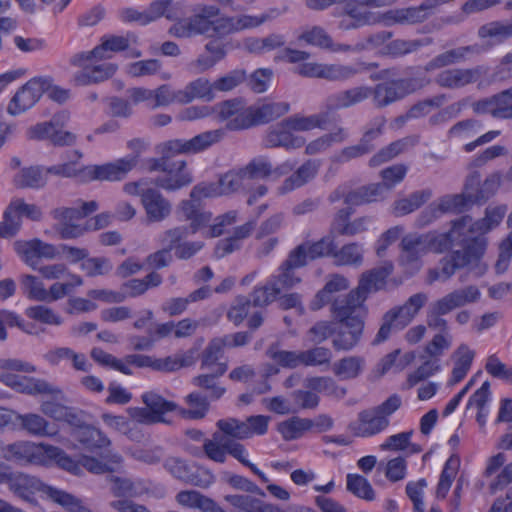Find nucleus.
<instances>
[{
    "label": "nucleus",
    "instance_id": "69168bd1",
    "mask_svg": "<svg viewBox=\"0 0 512 512\" xmlns=\"http://www.w3.org/2000/svg\"><path fill=\"white\" fill-rule=\"evenodd\" d=\"M21 288L23 293L34 301L43 302L47 298L46 289L41 280L33 275H24L21 277Z\"/></svg>",
    "mask_w": 512,
    "mask_h": 512
},
{
    "label": "nucleus",
    "instance_id": "f257e3e1",
    "mask_svg": "<svg viewBox=\"0 0 512 512\" xmlns=\"http://www.w3.org/2000/svg\"><path fill=\"white\" fill-rule=\"evenodd\" d=\"M470 216H462L452 222V227L445 233H430V252L441 254L453 250L440 259L438 267L429 271V283L450 279L457 270L476 263L483 256L487 240L479 236L468 235L467 225Z\"/></svg>",
    "mask_w": 512,
    "mask_h": 512
},
{
    "label": "nucleus",
    "instance_id": "603ef678",
    "mask_svg": "<svg viewBox=\"0 0 512 512\" xmlns=\"http://www.w3.org/2000/svg\"><path fill=\"white\" fill-rule=\"evenodd\" d=\"M189 409H183L182 415L189 419H202L209 410V398L199 391L191 392L185 398Z\"/></svg>",
    "mask_w": 512,
    "mask_h": 512
},
{
    "label": "nucleus",
    "instance_id": "aec40b11",
    "mask_svg": "<svg viewBox=\"0 0 512 512\" xmlns=\"http://www.w3.org/2000/svg\"><path fill=\"white\" fill-rule=\"evenodd\" d=\"M365 323L355 320L352 323L337 324L332 346L336 351H350L361 341Z\"/></svg>",
    "mask_w": 512,
    "mask_h": 512
},
{
    "label": "nucleus",
    "instance_id": "c85d7f7f",
    "mask_svg": "<svg viewBox=\"0 0 512 512\" xmlns=\"http://www.w3.org/2000/svg\"><path fill=\"white\" fill-rule=\"evenodd\" d=\"M164 467L173 477L185 483L198 487H206L209 485V482L204 481L197 471H195L194 466L189 465L180 458H167L164 462Z\"/></svg>",
    "mask_w": 512,
    "mask_h": 512
},
{
    "label": "nucleus",
    "instance_id": "ea45409f",
    "mask_svg": "<svg viewBox=\"0 0 512 512\" xmlns=\"http://www.w3.org/2000/svg\"><path fill=\"white\" fill-rule=\"evenodd\" d=\"M143 403L152 411L156 420L159 423H165L166 419L164 415L168 412L175 411L178 408V405L173 402L166 400L161 395L156 392L149 391L142 395Z\"/></svg>",
    "mask_w": 512,
    "mask_h": 512
},
{
    "label": "nucleus",
    "instance_id": "338daca9",
    "mask_svg": "<svg viewBox=\"0 0 512 512\" xmlns=\"http://www.w3.org/2000/svg\"><path fill=\"white\" fill-rule=\"evenodd\" d=\"M458 460L450 457L440 474V479L437 485L436 495L438 498H445L451 485L455 475L457 473Z\"/></svg>",
    "mask_w": 512,
    "mask_h": 512
},
{
    "label": "nucleus",
    "instance_id": "6ab92c4d",
    "mask_svg": "<svg viewBox=\"0 0 512 512\" xmlns=\"http://www.w3.org/2000/svg\"><path fill=\"white\" fill-rule=\"evenodd\" d=\"M393 268L391 262H385L381 266L364 272L359 279L356 289L368 299L371 293L385 288L387 278L392 274Z\"/></svg>",
    "mask_w": 512,
    "mask_h": 512
},
{
    "label": "nucleus",
    "instance_id": "4be33fe9",
    "mask_svg": "<svg viewBox=\"0 0 512 512\" xmlns=\"http://www.w3.org/2000/svg\"><path fill=\"white\" fill-rule=\"evenodd\" d=\"M141 202L151 221H162L171 213L170 202L157 189H142Z\"/></svg>",
    "mask_w": 512,
    "mask_h": 512
},
{
    "label": "nucleus",
    "instance_id": "37998d69",
    "mask_svg": "<svg viewBox=\"0 0 512 512\" xmlns=\"http://www.w3.org/2000/svg\"><path fill=\"white\" fill-rule=\"evenodd\" d=\"M39 238L31 240H16L13 243L14 251L22 261L33 270L38 269L40 260Z\"/></svg>",
    "mask_w": 512,
    "mask_h": 512
},
{
    "label": "nucleus",
    "instance_id": "412c9836",
    "mask_svg": "<svg viewBox=\"0 0 512 512\" xmlns=\"http://www.w3.org/2000/svg\"><path fill=\"white\" fill-rule=\"evenodd\" d=\"M389 419L380 415L373 409H367L359 412L358 423L350 424V428L356 436L370 437L376 435L389 426Z\"/></svg>",
    "mask_w": 512,
    "mask_h": 512
},
{
    "label": "nucleus",
    "instance_id": "a211bd4d",
    "mask_svg": "<svg viewBox=\"0 0 512 512\" xmlns=\"http://www.w3.org/2000/svg\"><path fill=\"white\" fill-rule=\"evenodd\" d=\"M481 77L480 67L452 68L441 71L435 77V83L446 89H459L477 82Z\"/></svg>",
    "mask_w": 512,
    "mask_h": 512
},
{
    "label": "nucleus",
    "instance_id": "423d86ee",
    "mask_svg": "<svg viewBox=\"0 0 512 512\" xmlns=\"http://www.w3.org/2000/svg\"><path fill=\"white\" fill-rule=\"evenodd\" d=\"M225 136L223 129L202 132L191 139H173L162 144L161 154L169 160L177 154H196L220 142Z\"/></svg>",
    "mask_w": 512,
    "mask_h": 512
},
{
    "label": "nucleus",
    "instance_id": "e433bc0d",
    "mask_svg": "<svg viewBox=\"0 0 512 512\" xmlns=\"http://www.w3.org/2000/svg\"><path fill=\"white\" fill-rule=\"evenodd\" d=\"M73 437L91 451L107 447L111 443L109 438L103 434L102 431L91 425H86L82 429L73 430Z\"/></svg>",
    "mask_w": 512,
    "mask_h": 512
},
{
    "label": "nucleus",
    "instance_id": "13d9d810",
    "mask_svg": "<svg viewBox=\"0 0 512 512\" xmlns=\"http://www.w3.org/2000/svg\"><path fill=\"white\" fill-rule=\"evenodd\" d=\"M405 326H401V321L391 310L385 312L381 319L380 328L372 341V345H379L389 339L392 332L401 331Z\"/></svg>",
    "mask_w": 512,
    "mask_h": 512
},
{
    "label": "nucleus",
    "instance_id": "f8f14e48",
    "mask_svg": "<svg viewBox=\"0 0 512 512\" xmlns=\"http://www.w3.org/2000/svg\"><path fill=\"white\" fill-rule=\"evenodd\" d=\"M212 110L216 113V118L220 122H225L226 130L240 131L249 129L248 107L240 98H233L219 102Z\"/></svg>",
    "mask_w": 512,
    "mask_h": 512
},
{
    "label": "nucleus",
    "instance_id": "5fc2aeb1",
    "mask_svg": "<svg viewBox=\"0 0 512 512\" xmlns=\"http://www.w3.org/2000/svg\"><path fill=\"white\" fill-rule=\"evenodd\" d=\"M198 352L199 348L193 347L185 352L176 353L172 356L163 358V372H173L180 368L194 365L198 358Z\"/></svg>",
    "mask_w": 512,
    "mask_h": 512
},
{
    "label": "nucleus",
    "instance_id": "774afa93",
    "mask_svg": "<svg viewBox=\"0 0 512 512\" xmlns=\"http://www.w3.org/2000/svg\"><path fill=\"white\" fill-rule=\"evenodd\" d=\"M495 119L512 120V86L494 95Z\"/></svg>",
    "mask_w": 512,
    "mask_h": 512
},
{
    "label": "nucleus",
    "instance_id": "bb28decb",
    "mask_svg": "<svg viewBox=\"0 0 512 512\" xmlns=\"http://www.w3.org/2000/svg\"><path fill=\"white\" fill-rule=\"evenodd\" d=\"M48 183L46 169L42 165L22 167L13 176L12 184L17 189H43Z\"/></svg>",
    "mask_w": 512,
    "mask_h": 512
},
{
    "label": "nucleus",
    "instance_id": "cd10ccee",
    "mask_svg": "<svg viewBox=\"0 0 512 512\" xmlns=\"http://www.w3.org/2000/svg\"><path fill=\"white\" fill-rule=\"evenodd\" d=\"M349 288V281L347 278L340 274H332L324 287L317 292L313 300L310 302V309L313 311L320 310L327 304H331L334 299L335 293L345 291Z\"/></svg>",
    "mask_w": 512,
    "mask_h": 512
},
{
    "label": "nucleus",
    "instance_id": "f03ea898",
    "mask_svg": "<svg viewBox=\"0 0 512 512\" xmlns=\"http://www.w3.org/2000/svg\"><path fill=\"white\" fill-rule=\"evenodd\" d=\"M7 485L15 495L29 503H33L34 494L40 492L42 496L69 511H78L80 509L79 500L72 494L49 486L40 479L22 472H11Z\"/></svg>",
    "mask_w": 512,
    "mask_h": 512
},
{
    "label": "nucleus",
    "instance_id": "b1692460",
    "mask_svg": "<svg viewBox=\"0 0 512 512\" xmlns=\"http://www.w3.org/2000/svg\"><path fill=\"white\" fill-rule=\"evenodd\" d=\"M481 47L478 44L462 46L444 51L426 63L424 69L431 72L450 65L458 64L467 59L469 54H479Z\"/></svg>",
    "mask_w": 512,
    "mask_h": 512
},
{
    "label": "nucleus",
    "instance_id": "7c9ffc66",
    "mask_svg": "<svg viewBox=\"0 0 512 512\" xmlns=\"http://www.w3.org/2000/svg\"><path fill=\"white\" fill-rule=\"evenodd\" d=\"M220 9L214 5L200 6L194 15L188 18L192 35H204L210 38L212 18L218 17Z\"/></svg>",
    "mask_w": 512,
    "mask_h": 512
},
{
    "label": "nucleus",
    "instance_id": "6e6d98bb",
    "mask_svg": "<svg viewBox=\"0 0 512 512\" xmlns=\"http://www.w3.org/2000/svg\"><path fill=\"white\" fill-rule=\"evenodd\" d=\"M218 432L233 440H243L249 438V430L245 421L236 418L220 419L216 423Z\"/></svg>",
    "mask_w": 512,
    "mask_h": 512
},
{
    "label": "nucleus",
    "instance_id": "4c0bfd02",
    "mask_svg": "<svg viewBox=\"0 0 512 512\" xmlns=\"http://www.w3.org/2000/svg\"><path fill=\"white\" fill-rule=\"evenodd\" d=\"M314 427V421L308 418L291 417L278 424L277 430L286 441L299 439Z\"/></svg>",
    "mask_w": 512,
    "mask_h": 512
},
{
    "label": "nucleus",
    "instance_id": "c756f323",
    "mask_svg": "<svg viewBox=\"0 0 512 512\" xmlns=\"http://www.w3.org/2000/svg\"><path fill=\"white\" fill-rule=\"evenodd\" d=\"M462 201V197L453 195L442 198L438 203L430 204L419 215L418 224L426 226L445 212H462Z\"/></svg>",
    "mask_w": 512,
    "mask_h": 512
},
{
    "label": "nucleus",
    "instance_id": "e2e57ef3",
    "mask_svg": "<svg viewBox=\"0 0 512 512\" xmlns=\"http://www.w3.org/2000/svg\"><path fill=\"white\" fill-rule=\"evenodd\" d=\"M347 490L367 501H371L375 497L374 490L369 481L359 474L347 475Z\"/></svg>",
    "mask_w": 512,
    "mask_h": 512
},
{
    "label": "nucleus",
    "instance_id": "c9c22d12",
    "mask_svg": "<svg viewBox=\"0 0 512 512\" xmlns=\"http://www.w3.org/2000/svg\"><path fill=\"white\" fill-rule=\"evenodd\" d=\"M431 197V189L415 191L408 197L395 201L392 206V214L396 217L410 214L425 204Z\"/></svg>",
    "mask_w": 512,
    "mask_h": 512
},
{
    "label": "nucleus",
    "instance_id": "473e14b6",
    "mask_svg": "<svg viewBox=\"0 0 512 512\" xmlns=\"http://www.w3.org/2000/svg\"><path fill=\"white\" fill-rule=\"evenodd\" d=\"M401 247L407 261H417L423 254L430 252V233L406 235L401 241Z\"/></svg>",
    "mask_w": 512,
    "mask_h": 512
},
{
    "label": "nucleus",
    "instance_id": "58836bf2",
    "mask_svg": "<svg viewBox=\"0 0 512 512\" xmlns=\"http://www.w3.org/2000/svg\"><path fill=\"white\" fill-rule=\"evenodd\" d=\"M16 418L21 428L33 436H52L56 433L51 429L50 423L38 414L28 413L17 415Z\"/></svg>",
    "mask_w": 512,
    "mask_h": 512
},
{
    "label": "nucleus",
    "instance_id": "680f3d73",
    "mask_svg": "<svg viewBox=\"0 0 512 512\" xmlns=\"http://www.w3.org/2000/svg\"><path fill=\"white\" fill-rule=\"evenodd\" d=\"M44 452V455L50 459L56 460L57 464L64 470H67L75 475H80L82 473L81 464L69 457L62 449L55 446L46 445V447H44Z\"/></svg>",
    "mask_w": 512,
    "mask_h": 512
},
{
    "label": "nucleus",
    "instance_id": "0eeeda50",
    "mask_svg": "<svg viewBox=\"0 0 512 512\" xmlns=\"http://www.w3.org/2000/svg\"><path fill=\"white\" fill-rule=\"evenodd\" d=\"M420 88L415 78H398L370 87L373 104L382 109L399 101Z\"/></svg>",
    "mask_w": 512,
    "mask_h": 512
},
{
    "label": "nucleus",
    "instance_id": "8fccbe9b",
    "mask_svg": "<svg viewBox=\"0 0 512 512\" xmlns=\"http://www.w3.org/2000/svg\"><path fill=\"white\" fill-rule=\"evenodd\" d=\"M229 438L220 432H214L211 439H206L203 444V450L206 456L215 462L224 463L227 459V448Z\"/></svg>",
    "mask_w": 512,
    "mask_h": 512
},
{
    "label": "nucleus",
    "instance_id": "052dcab7",
    "mask_svg": "<svg viewBox=\"0 0 512 512\" xmlns=\"http://www.w3.org/2000/svg\"><path fill=\"white\" fill-rule=\"evenodd\" d=\"M28 318L47 325L59 326L63 323L62 317L52 308L45 305H35L25 310Z\"/></svg>",
    "mask_w": 512,
    "mask_h": 512
},
{
    "label": "nucleus",
    "instance_id": "1a4fd4ad",
    "mask_svg": "<svg viewBox=\"0 0 512 512\" xmlns=\"http://www.w3.org/2000/svg\"><path fill=\"white\" fill-rule=\"evenodd\" d=\"M367 299L356 288L348 294L337 297L330 305V312L336 324L352 323L359 320L365 323Z\"/></svg>",
    "mask_w": 512,
    "mask_h": 512
},
{
    "label": "nucleus",
    "instance_id": "5701e85b",
    "mask_svg": "<svg viewBox=\"0 0 512 512\" xmlns=\"http://www.w3.org/2000/svg\"><path fill=\"white\" fill-rule=\"evenodd\" d=\"M507 205L499 204V205H489L485 209L484 217L474 221L471 219V222L467 225V233L469 234H477L476 236L484 237V235L491 230L495 229L500 225L503 218L507 213Z\"/></svg>",
    "mask_w": 512,
    "mask_h": 512
},
{
    "label": "nucleus",
    "instance_id": "393cba45",
    "mask_svg": "<svg viewBox=\"0 0 512 512\" xmlns=\"http://www.w3.org/2000/svg\"><path fill=\"white\" fill-rule=\"evenodd\" d=\"M227 369L228 365L221 362L212 372L195 376L192 379V383L205 391V396L210 400H218L226 393V388L220 385L219 378L226 373Z\"/></svg>",
    "mask_w": 512,
    "mask_h": 512
},
{
    "label": "nucleus",
    "instance_id": "bf43d9fd",
    "mask_svg": "<svg viewBox=\"0 0 512 512\" xmlns=\"http://www.w3.org/2000/svg\"><path fill=\"white\" fill-rule=\"evenodd\" d=\"M225 448H227L229 455L238 460L244 466L248 467L255 475L261 479L262 482H269V479L266 477V475L260 471L256 465L247 459L248 452L243 444L229 438L228 445H225Z\"/></svg>",
    "mask_w": 512,
    "mask_h": 512
},
{
    "label": "nucleus",
    "instance_id": "09e8293b",
    "mask_svg": "<svg viewBox=\"0 0 512 512\" xmlns=\"http://www.w3.org/2000/svg\"><path fill=\"white\" fill-rule=\"evenodd\" d=\"M266 355L283 368L294 369L302 365L301 351L282 350L278 343L271 344Z\"/></svg>",
    "mask_w": 512,
    "mask_h": 512
},
{
    "label": "nucleus",
    "instance_id": "2f4dec72",
    "mask_svg": "<svg viewBox=\"0 0 512 512\" xmlns=\"http://www.w3.org/2000/svg\"><path fill=\"white\" fill-rule=\"evenodd\" d=\"M180 104H187L194 99L212 101L215 98L213 83L206 78H198L185 86L179 93Z\"/></svg>",
    "mask_w": 512,
    "mask_h": 512
},
{
    "label": "nucleus",
    "instance_id": "f704fd0d",
    "mask_svg": "<svg viewBox=\"0 0 512 512\" xmlns=\"http://www.w3.org/2000/svg\"><path fill=\"white\" fill-rule=\"evenodd\" d=\"M17 392L28 395H52L56 398L62 396L61 389L53 386L44 379L21 376L15 389Z\"/></svg>",
    "mask_w": 512,
    "mask_h": 512
},
{
    "label": "nucleus",
    "instance_id": "20e7f679",
    "mask_svg": "<svg viewBox=\"0 0 512 512\" xmlns=\"http://www.w3.org/2000/svg\"><path fill=\"white\" fill-rule=\"evenodd\" d=\"M378 68L376 62L355 64L306 62L295 68V73L308 78H320L330 82H347L358 74Z\"/></svg>",
    "mask_w": 512,
    "mask_h": 512
},
{
    "label": "nucleus",
    "instance_id": "7ed1b4c3",
    "mask_svg": "<svg viewBox=\"0 0 512 512\" xmlns=\"http://www.w3.org/2000/svg\"><path fill=\"white\" fill-rule=\"evenodd\" d=\"M481 297L479 288L468 285L455 289L433 302L427 312V325L431 329L445 332L448 330L447 320L442 316L455 309L476 303Z\"/></svg>",
    "mask_w": 512,
    "mask_h": 512
},
{
    "label": "nucleus",
    "instance_id": "864d4df0",
    "mask_svg": "<svg viewBox=\"0 0 512 512\" xmlns=\"http://www.w3.org/2000/svg\"><path fill=\"white\" fill-rule=\"evenodd\" d=\"M478 36L482 39H494L495 43H502L512 37V23L501 21L487 23L478 29Z\"/></svg>",
    "mask_w": 512,
    "mask_h": 512
},
{
    "label": "nucleus",
    "instance_id": "6e6552de",
    "mask_svg": "<svg viewBox=\"0 0 512 512\" xmlns=\"http://www.w3.org/2000/svg\"><path fill=\"white\" fill-rule=\"evenodd\" d=\"M51 88V77H34L21 86L11 98L7 112L17 116L31 109Z\"/></svg>",
    "mask_w": 512,
    "mask_h": 512
},
{
    "label": "nucleus",
    "instance_id": "ddd939ff",
    "mask_svg": "<svg viewBox=\"0 0 512 512\" xmlns=\"http://www.w3.org/2000/svg\"><path fill=\"white\" fill-rule=\"evenodd\" d=\"M365 7L367 6L362 3V0L347 2L337 13L341 17L338 28L342 31H348L380 23L382 18L366 10Z\"/></svg>",
    "mask_w": 512,
    "mask_h": 512
},
{
    "label": "nucleus",
    "instance_id": "a18cd8bd",
    "mask_svg": "<svg viewBox=\"0 0 512 512\" xmlns=\"http://www.w3.org/2000/svg\"><path fill=\"white\" fill-rule=\"evenodd\" d=\"M431 43V38L414 40L395 39L385 46V53L392 57H401L416 52L420 48L428 46Z\"/></svg>",
    "mask_w": 512,
    "mask_h": 512
},
{
    "label": "nucleus",
    "instance_id": "4d7b16f0",
    "mask_svg": "<svg viewBox=\"0 0 512 512\" xmlns=\"http://www.w3.org/2000/svg\"><path fill=\"white\" fill-rule=\"evenodd\" d=\"M405 326H401V321L391 310L385 312L381 319L380 328L372 341V345H379L389 339L392 332L401 331Z\"/></svg>",
    "mask_w": 512,
    "mask_h": 512
},
{
    "label": "nucleus",
    "instance_id": "f3484780",
    "mask_svg": "<svg viewBox=\"0 0 512 512\" xmlns=\"http://www.w3.org/2000/svg\"><path fill=\"white\" fill-rule=\"evenodd\" d=\"M192 182L193 177L185 160L172 161L165 175L158 176L153 181L157 187L169 192L189 186Z\"/></svg>",
    "mask_w": 512,
    "mask_h": 512
},
{
    "label": "nucleus",
    "instance_id": "72a5a7b5",
    "mask_svg": "<svg viewBox=\"0 0 512 512\" xmlns=\"http://www.w3.org/2000/svg\"><path fill=\"white\" fill-rule=\"evenodd\" d=\"M427 301V294L419 292L410 296L403 305L395 306L390 310L397 315L398 319L401 321V326L407 327Z\"/></svg>",
    "mask_w": 512,
    "mask_h": 512
},
{
    "label": "nucleus",
    "instance_id": "49530a36",
    "mask_svg": "<svg viewBox=\"0 0 512 512\" xmlns=\"http://www.w3.org/2000/svg\"><path fill=\"white\" fill-rule=\"evenodd\" d=\"M242 169L247 181L268 178L273 174V172H277L279 170L278 168L273 169L269 157L263 155L254 157L247 165L242 167Z\"/></svg>",
    "mask_w": 512,
    "mask_h": 512
},
{
    "label": "nucleus",
    "instance_id": "39448f33",
    "mask_svg": "<svg viewBox=\"0 0 512 512\" xmlns=\"http://www.w3.org/2000/svg\"><path fill=\"white\" fill-rule=\"evenodd\" d=\"M502 178L504 175L501 172L496 171L486 177L484 182L480 184V174L474 172L471 174L465 184V192L462 194H456L463 198L462 211L466 209L468 205H483L490 198H492L501 186Z\"/></svg>",
    "mask_w": 512,
    "mask_h": 512
},
{
    "label": "nucleus",
    "instance_id": "c03bdc74",
    "mask_svg": "<svg viewBox=\"0 0 512 512\" xmlns=\"http://www.w3.org/2000/svg\"><path fill=\"white\" fill-rule=\"evenodd\" d=\"M431 12V6L428 4H421L416 7H408L403 9H398L392 12H389L388 15L394 20L396 23H408V24H416L425 21Z\"/></svg>",
    "mask_w": 512,
    "mask_h": 512
},
{
    "label": "nucleus",
    "instance_id": "79ce46f5",
    "mask_svg": "<svg viewBox=\"0 0 512 512\" xmlns=\"http://www.w3.org/2000/svg\"><path fill=\"white\" fill-rule=\"evenodd\" d=\"M364 366V359L360 356L344 357L333 364L332 371L342 380L357 378Z\"/></svg>",
    "mask_w": 512,
    "mask_h": 512
},
{
    "label": "nucleus",
    "instance_id": "a19ab883",
    "mask_svg": "<svg viewBox=\"0 0 512 512\" xmlns=\"http://www.w3.org/2000/svg\"><path fill=\"white\" fill-rule=\"evenodd\" d=\"M306 388L318 393H324L326 396L342 399L347 394L344 387L339 386L331 377H311L306 379Z\"/></svg>",
    "mask_w": 512,
    "mask_h": 512
},
{
    "label": "nucleus",
    "instance_id": "de8ad7c7",
    "mask_svg": "<svg viewBox=\"0 0 512 512\" xmlns=\"http://www.w3.org/2000/svg\"><path fill=\"white\" fill-rule=\"evenodd\" d=\"M334 260L337 265L359 267L363 263V247L353 242L335 249Z\"/></svg>",
    "mask_w": 512,
    "mask_h": 512
},
{
    "label": "nucleus",
    "instance_id": "3c124183",
    "mask_svg": "<svg viewBox=\"0 0 512 512\" xmlns=\"http://www.w3.org/2000/svg\"><path fill=\"white\" fill-rule=\"evenodd\" d=\"M280 273L278 276H273L270 279V286L272 289V296L277 297L282 290L293 288L296 284L301 282V278L296 276L295 269L285 264H281Z\"/></svg>",
    "mask_w": 512,
    "mask_h": 512
},
{
    "label": "nucleus",
    "instance_id": "2eb2a0df",
    "mask_svg": "<svg viewBox=\"0 0 512 512\" xmlns=\"http://www.w3.org/2000/svg\"><path fill=\"white\" fill-rule=\"evenodd\" d=\"M371 97L370 86H354L328 95L324 100L327 111H338L356 106Z\"/></svg>",
    "mask_w": 512,
    "mask_h": 512
},
{
    "label": "nucleus",
    "instance_id": "dca6fc26",
    "mask_svg": "<svg viewBox=\"0 0 512 512\" xmlns=\"http://www.w3.org/2000/svg\"><path fill=\"white\" fill-rule=\"evenodd\" d=\"M305 138L299 135H294L287 125H284V120L275 126H271L263 138L262 145L264 148H284L286 150H293L301 148L305 145Z\"/></svg>",
    "mask_w": 512,
    "mask_h": 512
},
{
    "label": "nucleus",
    "instance_id": "9b49d317",
    "mask_svg": "<svg viewBox=\"0 0 512 512\" xmlns=\"http://www.w3.org/2000/svg\"><path fill=\"white\" fill-rule=\"evenodd\" d=\"M137 165V156H126L102 165L83 166L84 183L121 181Z\"/></svg>",
    "mask_w": 512,
    "mask_h": 512
},
{
    "label": "nucleus",
    "instance_id": "0e129e2a",
    "mask_svg": "<svg viewBox=\"0 0 512 512\" xmlns=\"http://www.w3.org/2000/svg\"><path fill=\"white\" fill-rule=\"evenodd\" d=\"M247 178L243 174V169L232 170L220 177L218 183L221 186V193L229 194L246 187Z\"/></svg>",
    "mask_w": 512,
    "mask_h": 512
},
{
    "label": "nucleus",
    "instance_id": "a878e982",
    "mask_svg": "<svg viewBox=\"0 0 512 512\" xmlns=\"http://www.w3.org/2000/svg\"><path fill=\"white\" fill-rule=\"evenodd\" d=\"M289 109L290 105L286 102H269L249 106V128L269 123L286 114Z\"/></svg>",
    "mask_w": 512,
    "mask_h": 512
},
{
    "label": "nucleus",
    "instance_id": "4468645a",
    "mask_svg": "<svg viewBox=\"0 0 512 512\" xmlns=\"http://www.w3.org/2000/svg\"><path fill=\"white\" fill-rule=\"evenodd\" d=\"M45 445H35L30 442H16L12 444H4L1 441L0 458L16 463H33L39 464L43 462Z\"/></svg>",
    "mask_w": 512,
    "mask_h": 512
},
{
    "label": "nucleus",
    "instance_id": "9d476101",
    "mask_svg": "<svg viewBox=\"0 0 512 512\" xmlns=\"http://www.w3.org/2000/svg\"><path fill=\"white\" fill-rule=\"evenodd\" d=\"M274 11L261 15H237L212 18L210 38L222 39L240 31L258 27L272 19Z\"/></svg>",
    "mask_w": 512,
    "mask_h": 512
}]
</instances>
